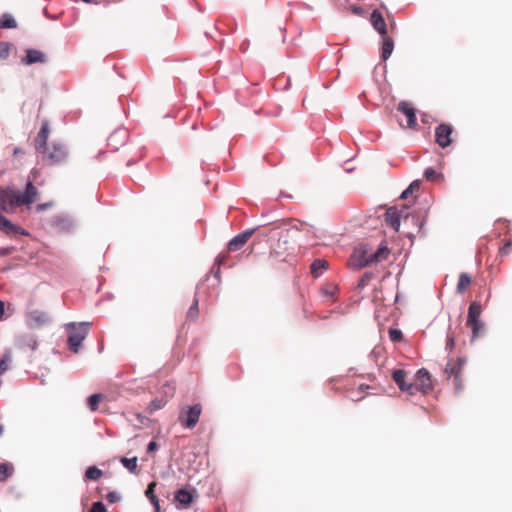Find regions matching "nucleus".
<instances>
[{"instance_id":"nucleus-1","label":"nucleus","mask_w":512,"mask_h":512,"mask_svg":"<svg viewBox=\"0 0 512 512\" xmlns=\"http://www.w3.org/2000/svg\"><path fill=\"white\" fill-rule=\"evenodd\" d=\"M32 178L26 184L25 191L22 193L14 188H0V209L6 213L15 212L16 208L22 205L30 206L39 199V192L34 186L37 172L32 171Z\"/></svg>"},{"instance_id":"nucleus-2","label":"nucleus","mask_w":512,"mask_h":512,"mask_svg":"<svg viewBox=\"0 0 512 512\" xmlns=\"http://www.w3.org/2000/svg\"><path fill=\"white\" fill-rule=\"evenodd\" d=\"M389 249L386 246H380L375 252L369 251L367 246L359 245L350 256L348 265L354 269H360L370 264H377L387 259Z\"/></svg>"},{"instance_id":"nucleus-3","label":"nucleus","mask_w":512,"mask_h":512,"mask_svg":"<svg viewBox=\"0 0 512 512\" xmlns=\"http://www.w3.org/2000/svg\"><path fill=\"white\" fill-rule=\"evenodd\" d=\"M299 230L298 226L272 229L270 237L276 239V243L272 244L270 254L278 257L291 249Z\"/></svg>"},{"instance_id":"nucleus-4","label":"nucleus","mask_w":512,"mask_h":512,"mask_svg":"<svg viewBox=\"0 0 512 512\" xmlns=\"http://www.w3.org/2000/svg\"><path fill=\"white\" fill-rule=\"evenodd\" d=\"M466 363L467 360L464 357L450 358L446 363L444 374L447 379L453 380L456 392H460L463 389V376Z\"/></svg>"},{"instance_id":"nucleus-5","label":"nucleus","mask_w":512,"mask_h":512,"mask_svg":"<svg viewBox=\"0 0 512 512\" xmlns=\"http://www.w3.org/2000/svg\"><path fill=\"white\" fill-rule=\"evenodd\" d=\"M43 160L49 165H59L64 163L68 158V151L64 145L52 143L42 152Z\"/></svg>"},{"instance_id":"nucleus-6","label":"nucleus","mask_w":512,"mask_h":512,"mask_svg":"<svg viewBox=\"0 0 512 512\" xmlns=\"http://www.w3.org/2000/svg\"><path fill=\"white\" fill-rule=\"evenodd\" d=\"M201 413L202 406L199 403L183 407L179 413L178 421L182 427L193 429L199 422Z\"/></svg>"},{"instance_id":"nucleus-7","label":"nucleus","mask_w":512,"mask_h":512,"mask_svg":"<svg viewBox=\"0 0 512 512\" xmlns=\"http://www.w3.org/2000/svg\"><path fill=\"white\" fill-rule=\"evenodd\" d=\"M90 323H81L78 326L75 324H69L71 329L68 335V345L71 351L77 353L82 341L88 334V328Z\"/></svg>"},{"instance_id":"nucleus-8","label":"nucleus","mask_w":512,"mask_h":512,"mask_svg":"<svg viewBox=\"0 0 512 512\" xmlns=\"http://www.w3.org/2000/svg\"><path fill=\"white\" fill-rule=\"evenodd\" d=\"M412 386H415V388L412 390V395H414L416 392L421 391L423 393H427L432 389V383L430 379L429 372L422 368L417 371L415 375V381L412 383Z\"/></svg>"},{"instance_id":"nucleus-9","label":"nucleus","mask_w":512,"mask_h":512,"mask_svg":"<svg viewBox=\"0 0 512 512\" xmlns=\"http://www.w3.org/2000/svg\"><path fill=\"white\" fill-rule=\"evenodd\" d=\"M50 318L47 312L42 310H31L26 313V324L30 328H41L48 324Z\"/></svg>"},{"instance_id":"nucleus-10","label":"nucleus","mask_w":512,"mask_h":512,"mask_svg":"<svg viewBox=\"0 0 512 512\" xmlns=\"http://www.w3.org/2000/svg\"><path fill=\"white\" fill-rule=\"evenodd\" d=\"M453 132V128L450 124L442 123L438 125L435 129V142L441 147H448L451 142V135Z\"/></svg>"},{"instance_id":"nucleus-11","label":"nucleus","mask_w":512,"mask_h":512,"mask_svg":"<svg viewBox=\"0 0 512 512\" xmlns=\"http://www.w3.org/2000/svg\"><path fill=\"white\" fill-rule=\"evenodd\" d=\"M196 497V491L187 490L185 488H181L175 492L174 501L177 509H186L191 503L194 501Z\"/></svg>"},{"instance_id":"nucleus-12","label":"nucleus","mask_w":512,"mask_h":512,"mask_svg":"<svg viewBox=\"0 0 512 512\" xmlns=\"http://www.w3.org/2000/svg\"><path fill=\"white\" fill-rule=\"evenodd\" d=\"M397 110L406 117L405 127L415 129L417 126L416 110L412 104L406 101H401L397 106Z\"/></svg>"},{"instance_id":"nucleus-13","label":"nucleus","mask_w":512,"mask_h":512,"mask_svg":"<svg viewBox=\"0 0 512 512\" xmlns=\"http://www.w3.org/2000/svg\"><path fill=\"white\" fill-rule=\"evenodd\" d=\"M405 209L406 207H404L403 210L398 211L396 207H390L385 213V222L395 231L399 230L401 218H404V220L408 219V214H403Z\"/></svg>"},{"instance_id":"nucleus-14","label":"nucleus","mask_w":512,"mask_h":512,"mask_svg":"<svg viewBox=\"0 0 512 512\" xmlns=\"http://www.w3.org/2000/svg\"><path fill=\"white\" fill-rule=\"evenodd\" d=\"M255 229H248L242 233H239L234 238H232L228 243V250L230 252H236L243 248V246L248 242V240L254 234Z\"/></svg>"},{"instance_id":"nucleus-15","label":"nucleus","mask_w":512,"mask_h":512,"mask_svg":"<svg viewBox=\"0 0 512 512\" xmlns=\"http://www.w3.org/2000/svg\"><path fill=\"white\" fill-rule=\"evenodd\" d=\"M392 378L401 391L407 392L408 394L412 395V390L415 388V386H412V383L407 384L405 382L406 372L404 370H394L392 372Z\"/></svg>"},{"instance_id":"nucleus-16","label":"nucleus","mask_w":512,"mask_h":512,"mask_svg":"<svg viewBox=\"0 0 512 512\" xmlns=\"http://www.w3.org/2000/svg\"><path fill=\"white\" fill-rule=\"evenodd\" d=\"M370 22L381 36L387 34V25L381 12L374 10L371 14Z\"/></svg>"},{"instance_id":"nucleus-17","label":"nucleus","mask_w":512,"mask_h":512,"mask_svg":"<svg viewBox=\"0 0 512 512\" xmlns=\"http://www.w3.org/2000/svg\"><path fill=\"white\" fill-rule=\"evenodd\" d=\"M21 62L24 65H32L35 63H44L46 62V55L39 50L28 49L26 51V56L22 58Z\"/></svg>"},{"instance_id":"nucleus-18","label":"nucleus","mask_w":512,"mask_h":512,"mask_svg":"<svg viewBox=\"0 0 512 512\" xmlns=\"http://www.w3.org/2000/svg\"><path fill=\"white\" fill-rule=\"evenodd\" d=\"M48 136L49 126L47 123H44L38 132L37 137L35 138V149L37 152L40 153L49 146L47 145Z\"/></svg>"},{"instance_id":"nucleus-19","label":"nucleus","mask_w":512,"mask_h":512,"mask_svg":"<svg viewBox=\"0 0 512 512\" xmlns=\"http://www.w3.org/2000/svg\"><path fill=\"white\" fill-rule=\"evenodd\" d=\"M0 230L7 235H15L18 233L25 234L20 227L14 225L10 220L0 213Z\"/></svg>"},{"instance_id":"nucleus-20","label":"nucleus","mask_w":512,"mask_h":512,"mask_svg":"<svg viewBox=\"0 0 512 512\" xmlns=\"http://www.w3.org/2000/svg\"><path fill=\"white\" fill-rule=\"evenodd\" d=\"M381 59L386 61L394 49V40L388 34L382 35Z\"/></svg>"},{"instance_id":"nucleus-21","label":"nucleus","mask_w":512,"mask_h":512,"mask_svg":"<svg viewBox=\"0 0 512 512\" xmlns=\"http://www.w3.org/2000/svg\"><path fill=\"white\" fill-rule=\"evenodd\" d=\"M481 313H482L481 304L478 302H472L468 308V316H467L466 323L480 321Z\"/></svg>"},{"instance_id":"nucleus-22","label":"nucleus","mask_w":512,"mask_h":512,"mask_svg":"<svg viewBox=\"0 0 512 512\" xmlns=\"http://www.w3.org/2000/svg\"><path fill=\"white\" fill-rule=\"evenodd\" d=\"M18 345L21 349L35 350L37 348V340L30 335H23L18 340Z\"/></svg>"},{"instance_id":"nucleus-23","label":"nucleus","mask_w":512,"mask_h":512,"mask_svg":"<svg viewBox=\"0 0 512 512\" xmlns=\"http://www.w3.org/2000/svg\"><path fill=\"white\" fill-rule=\"evenodd\" d=\"M328 261L324 260V259H316L313 261V263L311 264V274L314 276V277H318L321 272L325 269L328 268Z\"/></svg>"},{"instance_id":"nucleus-24","label":"nucleus","mask_w":512,"mask_h":512,"mask_svg":"<svg viewBox=\"0 0 512 512\" xmlns=\"http://www.w3.org/2000/svg\"><path fill=\"white\" fill-rule=\"evenodd\" d=\"M472 282L471 277L467 273H461L457 283V292L464 293Z\"/></svg>"},{"instance_id":"nucleus-25","label":"nucleus","mask_w":512,"mask_h":512,"mask_svg":"<svg viewBox=\"0 0 512 512\" xmlns=\"http://www.w3.org/2000/svg\"><path fill=\"white\" fill-rule=\"evenodd\" d=\"M16 20L10 14H3L0 17V28L2 29H13L16 28Z\"/></svg>"},{"instance_id":"nucleus-26","label":"nucleus","mask_w":512,"mask_h":512,"mask_svg":"<svg viewBox=\"0 0 512 512\" xmlns=\"http://www.w3.org/2000/svg\"><path fill=\"white\" fill-rule=\"evenodd\" d=\"M14 468L10 463L0 464V482H5L9 477L12 476Z\"/></svg>"},{"instance_id":"nucleus-27","label":"nucleus","mask_w":512,"mask_h":512,"mask_svg":"<svg viewBox=\"0 0 512 512\" xmlns=\"http://www.w3.org/2000/svg\"><path fill=\"white\" fill-rule=\"evenodd\" d=\"M103 475L102 470L97 468L96 466H90L87 468L85 472V478L89 480L97 481L99 480Z\"/></svg>"},{"instance_id":"nucleus-28","label":"nucleus","mask_w":512,"mask_h":512,"mask_svg":"<svg viewBox=\"0 0 512 512\" xmlns=\"http://www.w3.org/2000/svg\"><path fill=\"white\" fill-rule=\"evenodd\" d=\"M121 463L122 465L131 473H135L136 472V469H137V457H133V458H126V457H123L121 458Z\"/></svg>"},{"instance_id":"nucleus-29","label":"nucleus","mask_w":512,"mask_h":512,"mask_svg":"<svg viewBox=\"0 0 512 512\" xmlns=\"http://www.w3.org/2000/svg\"><path fill=\"white\" fill-rule=\"evenodd\" d=\"M199 315L198 299L195 297L191 307L189 308L186 319L189 321H195Z\"/></svg>"},{"instance_id":"nucleus-30","label":"nucleus","mask_w":512,"mask_h":512,"mask_svg":"<svg viewBox=\"0 0 512 512\" xmlns=\"http://www.w3.org/2000/svg\"><path fill=\"white\" fill-rule=\"evenodd\" d=\"M420 188V181L416 180L412 182L409 187L404 190L401 194V198L407 199L409 196L413 195L415 191H418Z\"/></svg>"},{"instance_id":"nucleus-31","label":"nucleus","mask_w":512,"mask_h":512,"mask_svg":"<svg viewBox=\"0 0 512 512\" xmlns=\"http://www.w3.org/2000/svg\"><path fill=\"white\" fill-rule=\"evenodd\" d=\"M102 398V394H93L88 398V406L91 409V411H96L98 409V405Z\"/></svg>"},{"instance_id":"nucleus-32","label":"nucleus","mask_w":512,"mask_h":512,"mask_svg":"<svg viewBox=\"0 0 512 512\" xmlns=\"http://www.w3.org/2000/svg\"><path fill=\"white\" fill-rule=\"evenodd\" d=\"M466 325L471 328L473 338H477L484 328V324L481 321L466 323Z\"/></svg>"},{"instance_id":"nucleus-33","label":"nucleus","mask_w":512,"mask_h":512,"mask_svg":"<svg viewBox=\"0 0 512 512\" xmlns=\"http://www.w3.org/2000/svg\"><path fill=\"white\" fill-rule=\"evenodd\" d=\"M424 177L426 178L427 181L433 182L440 179L442 175L433 168H427L424 172Z\"/></svg>"},{"instance_id":"nucleus-34","label":"nucleus","mask_w":512,"mask_h":512,"mask_svg":"<svg viewBox=\"0 0 512 512\" xmlns=\"http://www.w3.org/2000/svg\"><path fill=\"white\" fill-rule=\"evenodd\" d=\"M12 45L8 42H0V59H7L10 55Z\"/></svg>"},{"instance_id":"nucleus-35","label":"nucleus","mask_w":512,"mask_h":512,"mask_svg":"<svg viewBox=\"0 0 512 512\" xmlns=\"http://www.w3.org/2000/svg\"><path fill=\"white\" fill-rule=\"evenodd\" d=\"M373 278V273L371 272H365L362 277L360 278L357 287L358 288H364L369 284L371 279Z\"/></svg>"},{"instance_id":"nucleus-36","label":"nucleus","mask_w":512,"mask_h":512,"mask_svg":"<svg viewBox=\"0 0 512 512\" xmlns=\"http://www.w3.org/2000/svg\"><path fill=\"white\" fill-rule=\"evenodd\" d=\"M389 337L392 342H400L403 339V333L398 329H389Z\"/></svg>"},{"instance_id":"nucleus-37","label":"nucleus","mask_w":512,"mask_h":512,"mask_svg":"<svg viewBox=\"0 0 512 512\" xmlns=\"http://www.w3.org/2000/svg\"><path fill=\"white\" fill-rule=\"evenodd\" d=\"M512 250V240L509 238V239H506L503 246H501L499 248V252L500 254L502 255H508Z\"/></svg>"},{"instance_id":"nucleus-38","label":"nucleus","mask_w":512,"mask_h":512,"mask_svg":"<svg viewBox=\"0 0 512 512\" xmlns=\"http://www.w3.org/2000/svg\"><path fill=\"white\" fill-rule=\"evenodd\" d=\"M157 486V483L155 481L151 482L146 491H145V496L150 499V497H156L155 495V487Z\"/></svg>"},{"instance_id":"nucleus-39","label":"nucleus","mask_w":512,"mask_h":512,"mask_svg":"<svg viewBox=\"0 0 512 512\" xmlns=\"http://www.w3.org/2000/svg\"><path fill=\"white\" fill-rule=\"evenodd\" d=\"M455 347V337L453 333L448 332L446 338V349L453 350Z\"/></svg>"},{"instance_id":"nucleus-40","label":"nucleus","mask_w":512,"mask_h":512,"mask_svg":"<svg viewBox=\"0 0 512 512\" xmlns=\"http://www.w3.org/2000/svg\"><path fill=\"white\" fill-rule=\"evenodd\" d=\"M90 512H107V510L105 505L102 502L98 501L93 503Z\"/></svg>"},{"instance_id":"nucleus-41","label":"nucleus","mask_w":512,"mask_h":512,"mask_svg":"<svg viewBox=\"0 0 512 512\" xmlns=\"http://www.w3.org/2000/svg\"><path fill=\"white\" fill-rule=\"evenodd\" d=\"M349 398L352 401H356L357 402V401H361L364 398V396L360 392H358V390L356 389V390H350L349 391Z\"/></svg>"},{"instance_id":"nucleus-42","label":"nucleus","mask_w":512,"mask_h":512,"mask_svg":"<svg viewBox=\"0 0 512 512\" xmlns=\"http://www.w3.org/2000/svg\"><path fill=\"white\" fill-rule=\"evenodd\" d=\"M162 408V401L160 400H154L149 405V411L150 413H153L154 411Z\"/></svg>"},{"instance_id":"nucleus-43","label":"nucleus","mask_w":512,"mask_h":512,"mask_svg":"<svg viewBox=\"0 0 512 512\" xmlns=\"http://www.w3.org/2000/svg\"><path fill=\"white\" fill-rule=\"evenodd\" d=\"M149 500H150L151 504H152V505H153V507H154V511H155V512H161V511H160V504H159V499H158V497H157V496H156V497H150V499H149Z\"/></svg>"},{"instance_id":"nucleus-44","label":"nucleus","mask_w":512,"mask_h":512,"mask_svg":"<svg viewBox=\"0 0 512 512\" xmlns=\"http://www.w3.org/2000/svg\"><path fill=\"white\" fill-rule=\"evenodd\" d=\"M52 206V203H43V204H38L35 209L37 212H42L48 208H50Z\"/></svg>"},{"instance_id":"nucleus-45","label":"nucleus","mask_w":512,"mask_h":512,"mask_svg":"<svg viewBox=\"0 0 512 512\" xmlns=\"http://www.w3.org/2000/svg\"><path fill=\"white\" fill-rule=\"evenodd\" d=\"M368 389H373V387L370 385H367V384H360L357 388L358 392H360L361 394L364 393Z\"/></svg>"},{"instance_id":"nucleus-46","label":"nucleus","mask_w":512,"mask_h":512,"mask_svg":"<svg viewBox=\"0 0 512 512\" xmlns=\"http://www.w3.org/2000/svg\"><path fill=\"white\" fill-rule=\"evenodd\" d=\"M157 443L155 441H151L149 444H148V447H147V452H154L155 450H157Z\"/></svg>"},{"instance_id":"nucleus-47","label":"nucleus","mask_w":512,"mask_h":512,"mask_svg":"<svg viewBox=\"0 0 512 512\" xmlns=\"http://www.w3.org/2000/svg\"><path fill=\"white\" fill-rule=\"evenodd\" d=\"M8 369L7 362L5 359L0 361V374L4 373Z\"/></svg>"},{"instance_id":"nucleus-48","label":"nucleus","mask_w":512,"mask_h":512,"mask_svg":"<svg viewBox=\"0 0 512 512\" xmlns=\"http://www.w3.org/2000/svg\"><path fill=\"white\" fill-rule=\"evenodd\" d=\"M118 499V496L114 493V492H110L108 495H107V500L111 503L117 501Z\"/></svg>"},{"instance_id":"nucleus-49","label":"nucleus","mask_w":512,"mask_h":512,"mask_svg":"<svg viewBox=\"0 0 512 512\" xmlns=\"http://www.w3.org/2000/svg\"><path fill=\"white\" fill-rule=\"evenodd\" d=\"M352 12L356 15H362L363 14V9L359 6H354L352 8Z\"/></svg>"},{"instance_id":"nucleus-50","label":"nucleus","mask_w":512,"mask_h":512,"mask_svg":"<svg viewBox=\"0 0 512 512\" xmlns=\"http://www.w3.org/2000/svg\"><path fill=\"white\" fill-rule=\"evenodd\" d=\"M5 312L4 302L0 300V320L3 318Z\"/></svg>"},{"instance_id":"nucleus-51","label":"nucleus","mask_w":512,"mask_h":512,"mask_svg":"<svg viewBox=\"0 0 512 512\" xmlns=\"http://www.w3.org/2000/svg\"><path fill=\"white\" fill-rule=\"evenodd\" d=\"M4 434V426L0 425V437Z\"/></svg>"},{"instance_id":"nucleus-52","label":"nucleus","mask_w":512,"mask_h":512,"mask_svg":"<svg viewBox=\"0 0 512 512\" xmlns=\"http://www.w3.org/2000/svg\"><path fill=\"white\" fill-rule=\"evenodd\" d=\"M19 152H21V150L19 148L14 149V154H18Z\"/></svg>"},{"instance_id":"nucleus-53","label":"nucleus","mask_w":512,"mask_h":512,"mask_svg":"<svg viewBox=\"0 0 512 512\" xmlns=\"http://www.w3.org/2000/svg\"><path fill=\"white\" fill-rule=\"evenodd\" d=\"M84 2L91 3L92 0H83Z\"/></svg>"}]
</instances>
